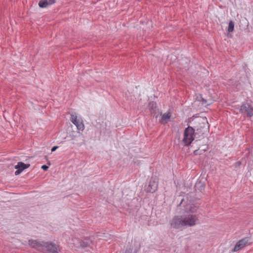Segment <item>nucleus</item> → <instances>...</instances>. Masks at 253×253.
Returning <instances> with one entry per match:
<instances>
[{
    "label": "nucleus",
    "mask_w": 253,
    "mask_h": 253,
    "mask_svg": "<svg viewBox=\"0 0 253 253\" xmlns=\"http://www.w3.org/2000/svg\"><path fill=\"white\" fill-rule=\"evenodd\" d=\"M81 245L83 247H85L87 246V245H83V244H81Z\"/></svg>",
    "instance_id": "24"
},
{
    "label": "nucleus",
    "mask_w": 253,
    "mask_h": 253,
    "mask_svg": "<svg viewBox=\"0 0 253 253\" xmlns=\"http://www.w3.org/2000/svg\"><path fill=\"white\" fill-rule=\"evenodd\" d=\"M158 187V180L156 177H151L148 185L145 186V190L147 192L154 193Z\"/></svg>",
    "instance_id": "4"
},
{
    "label": "nucleus",
    "mask_w": 253,
    "mask_h": 253,
    "mask_svg": "<svg viewBox=\"0 0 253 253\" xmlns=\"http://www.w3.org/2000/svg\"><path fill=\"white\" fill-rule=\"evenodd\" d=\"M44 253H58L57 247L52 243L44 242L43 250Z\"/></svg>",
    "instance_id": "7"
},
{
    "label": "nucleus",
    "mask_w": 253,
    "mask_h": 253,
    "mask_svg": "<svg viewBox=\"0 0 253 253\" xmlns=\"http://www.w3.org/2000/svg\"><path fill=\"white\" fill-rule=\"evenodd\" d=\"M49 5L47 0H42L39 1V5L41 8H44Z\"/></svg>",
    "instance_id": "13"
},
{
    "label": "nucleus",
    "mask_w": 253,
    "mask_h": 253,
    "mask_svg": "<svg viewBox=\"0 0 253 253\" xmlns=\"http://www.w3.org/2000/svg\"><path fill=\"white\" fill-rule=\"evenodd\" d=\"M249 241V239L248 238H245L240 240L237 243L232 251L233 252H237L242 249L248 244Z\"/></svg>",
    "instance_id": "9"
},
{
    "label": "nucleus",
    "mask_w": 253,
    "mask_h": 253,
    "mask_svg": "<svg viewBox=\"0 0 253 253\" xmlns=\"http://www.w3.org/2000/svg\"><path fill=\"white\" fill-rule=\"evenodd\" d=\"M240 112L243 115H246L248 117L253 116V107L248 103H243L241 106Z\"/></svg>",
    "instance_id": "5"
},
{
    "label": "nucleus",
    "mask_w": 253,
    "mask_h": 253,
    "mask_svg": "<svg viewBox=\"0 0 253 253\" xmlns=\"http://www.w3.org/2000/svg\"><path fill=\"white\" fill-rule=\"evenodd\" d=\"M195 138H198L195 127L188 126L184 131V137L182 140L184 145L188 146L194 140Z\"/></svg>",
    "instance_id": "2"
},
{
    "label": "nucleus",
    "mask_w": 253,
    "mask_h": 253,
    "mask_svg": "<svg viewBox=\"0 0 253 253\" xmlns=\"http://www.w3.org/2000/svg\"><path fill=\"white\" fill-rule=\"evenodd\" d=\"M184 200L182 199L180 202V203L178 205V206H181V205L182 204V202H183Z\"/></svg>",
    "instance_id": "23"
},
{
    "label": "nucleus",
    "mask_w": 253,
    "mask_h": 253,
    "mask_svg": "<svg viewBox=\"0 0 253 253\" xmlns=\"http://www.w3.org/2000/svg\"><path fill=\"white\" fill-rule=\"evenodd\" d=\"M48 3L49 5H51L55 2V0H47Z\"/></svg>",
    "instance_id": "18"
},
{
    "label": "nucleus",
    "mask_w": 253,
    "mask_h": 253,
    "mask_svg": "<svg viewBox=\"0 0 253 253\" xmlns=\"http://www.w3.org/2000/svg\"><path fill=\"white\" fill-rule=\"evenodd\" d=\"M156 103L154 101L149 102L148 105V108L150 110L151 114H154V117L157 118L159 115V111L156 108Z\"/></svg>",
    "instance_id": "10"
},
{
    "label": "nucleus",
    "mask_w": 253,
    "mask_h": 253,
    "mask_svg": "<svg viewBox=\"0 0 253 253\" xmlns=\"http://www.w3.org/2000/svg\"><path fill=\"white\" fill-rule=\"evenodd\" d=\"M42 169L43 170H47V169H48V167L46 165H43L42 166Z\"/></svg>",
    "instance_id": "16"
},
{
    "label": "nucleus",
    "mask_w": 253,
    "mask_h": 253,
    "mask_svg": "<svg viewBox=\"0 0 253 253\" xmlns=\"http://www.w3.org/2000/svg\"><path fill=\"white\" fill-rule=\"evenodd\" d=\"M70 120L76 126L79 131H82L84 130V126L82 119H78L76 114H72L71 115Z\"/></svg>",
    "instance_id": "6"
},
{
    "label": "nucleus",
    "mask_w": 253,
    "mask_h": 253,
    "mask_svg": "<svg viewBox=\"0 0 253 253\" xmlns=\"http://www.w3.org/2000/svg\"><path fill=\"white\" fill-rule=\"evenodd\" d=\"M203 148H202L201 150L205 151L206 149L208 148V146L207 145H203Z\"/></svg>",
    "instance_id": "20"
},
{
    "label": "nucleus",
    "mask_w": 253,
    "mask_h": 253,
    "mask_svg": "<svg viewBox=\"0 0 253 253\" xmlns=\"http://www.w3.org/2000/svg\"><path fill=\"white\" fill-rule=\"evenodd\" d=\"M17 169V170L15 172V174L16 175H17L19 174L20 173H21L22 171L20 169Z\"/></svg>",
    "instance_id": "17"
},
{
    "label": "nucleus",
    "mask_w": 253,
    "mask_h": 253,
    "mask_svg": "<svg viewBox=\"0 0 253 253\" xmlns=\"http://www.w3.org/2000/svg\"><path fill=\"white\" fill-rule=\"evenodd\" d=\"M75 138H76V136H74L71 139L72 140L74 141V142H73V144H75V142H74V141L75 140Z\"/></svg>",
    "instance_id": "21"
},
{
    "label": "nucleus",
    "mask_w": 253,
    "mask_h": 253,
    "mask_svg": "<svg viewBox=\"0 0 253 253\" xmlns=\"http://www.w3.org/2000/svg\"><path fill=\"white\" fill-rule=\"evenodd\" d=\"M202 100L203 101V103H207V100L204 99V98H202Z\"/></svg>",
    "instance_id": "22"
},
{
    "label": "nucleus",
    "mask_w": 253,
    "mask_h": 253,
    "mask_svg": "<svg viewBox=\"0 0 253 253\" xmlns=\"http://www.w3.org/2000/svg\"><path fill=\"white\" fill-rule=\"evenodd\" d=\"M44 243V242H39L37 240H29V245L31 247L41 252H42V250H43Z\"/></svg>",
    "instance_id": "8"
},
{
    "label": "nucleus",
    "mask_w": 253,
    "mask_h": 253,
    "mask_svg": "<svg viewBox=\"0 0 253 253\" xmlns=\"http://www.w3.org/2000/svg\"><path fill=\"white\" fill-rule=\"evenodd\" d=\"M58 148V146H53L52 148H51V152H54L55 151L57 148Z\"/></svg>",
    "instance_id": "19"
},
{
    "label": "nucleus",
    "mask_w": 253,
    "mask_h": 253,
    "mask_svg": "<svg viewBox=\"0 0 253 253\" xmlns=\"http://www.w3.org/2000/svg\"><path fill=\"white\" fill-rule=\"evenodd\" d=\"M198 208V207L191 201L187 202L183 209L184 212L187 214L174 216L169 221L171 227L183 230L199 223L198 216L193 214L197 211Z\"/></svg>",
    "instance_id": "1"
},
{
    "label": "nucleus",
    "mask_w": 253,
    "mask_h": 253,
    "mask_svg": "<svg viewBox=\"0 0 253 253\" xmlns=\"http://www.w3.org/2000/svg\"><path fill=\"white\" fill-rule=\"evenodd\" d=\"M234 24L233 21H230L229 23L227 31L228 33L232 32L234 30Z\"/></svg>",
    "instance_id": "14"
},
{
    "label": "nucleus",
    "mask_w": 253,
    "mask_h": 253,
    "mask_svg": "<svg viewBox=\"0 0 253 253\" xmlns=\"http://www.w3.org/2000/svg\"><path fill=\"white\" fill-rule=\"evenodd\" d=\"M161 118L159 120V123L162 125H165L169 122L171 116V114L169 111L163 114L161 113Z\"/></svg>",
    "instance_id": "11"
},
{
    "label": "nucleus",
    "mask_w": 253,
    "mask_h": 253,
    "mask_svg": "<svg viewBox=\"0 0 253 253\" xmlns=\"http://www.w3.org/2000/svg\"><path fill=\"white\" fill-rule=\"evenodd\" d=\"M199 151H200V149L195 150L194 151V154L195 155H201L202 153H200V152H199Z\"/></svg>",
    "instance_id": "15"
},
{
    "label": "nucleus",
    "mask_w": 253,
    "mask_h": 253,
    "mask_svg": "<svg viewBox=\"0 0 253 253\" xmlns=\"http://www.w3.org/2000/svg\"><path fill=\"white\" fill-rule=\"evenodd\" d=\"M30 166L29 164H25L23 162H18L17 165L15 166V169H19L22 171L24 169L28 168Z\"/></svg>",
    "instance_id": "12"
},
{
    "label": "nucleus",
    "mask_w": 253,
    "mask_h": 253,
    "mask_svg": "<svg viewBox=\"0 0 253 253\" xmlns=\"http://www.w3.org/2000/svg\"><path fill=\"white\" fill-rule=\"evenodd\" d=\"M198 125L194 126L196 134H197L198 138L201 136H203L207 133L208 131V123L207 121L205 122H198Z\"/></svg>",
    "instance_id": "3"
}]
</instances>
